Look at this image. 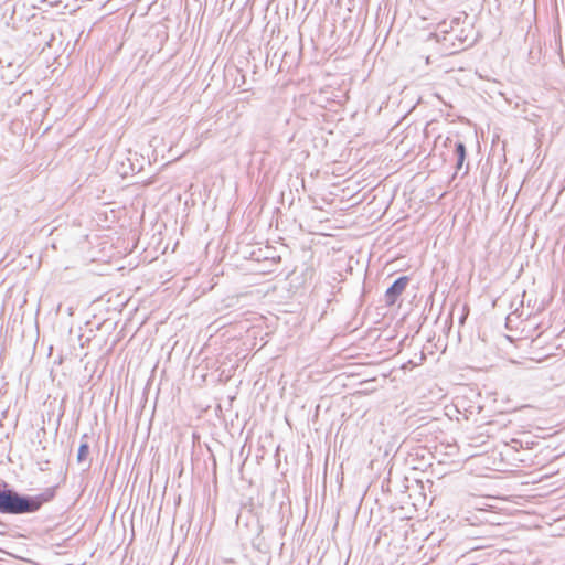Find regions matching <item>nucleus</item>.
<instances>
[{
  "label": "nucleus",
  "instance_id": "1",
  "mask_svg": "<svg viewBox=\"0 0 565 565\" xmlns=\"http://www.w3.org/2000/svg\"><path fill=\"white\" fill-rule=\"evenodd\" d=\"M54 497V490L49 489L38 495L21 494L0 482V514L21 515L34 513Z\"/></svg>",
  "mask_w": 565,
  "mask_h": 565
},
{
  "label": "nucleus",
  "instance_id": "2",
  "mask_svg": "<svg viewBox=\"0 0 565 565\" xmlns=\"http://www.w3.org/2000/svg\"><path fill=\"white\" fill-rule=\"evenodd\" d=\"M409 278L407 276L398 277L385 291L384 301L386 306H393L407 287Z\"/></svg>",
  "mask_w": 565,
  "mask_h": 565
},
{
  "label": "nucleus",
  "instance_id": "3",
  "mask_svg": "<svg viewBox=\"0 0 565 565\" xmlns=\"http://www.w3.org/2000/svg\"><path fill=\"white\" fill-rule=\"evenodd\" d=\"M462 33L463 30L460 26H456L448 35H443V43L451 53L461 50L467 39L462 36Z\"/></svg>",
  "mask_w": 565,
  "mask_h": 565
},
{
  "label": "nucleus",
  "instance_id": "4",
  "mask_svg": "<svg viewBox=\"0 0 565 565\" xmlns=\"http://www.w3.org/2000/svg\"><path fill=\"white\" fill-rule=\"evenodd\" d=\"M456 26H460L459 19H452L450 21H443L438 24L434 35L438 42H443V35H448Z\"/></svg>",
  "mask_w": 565,
  "mask_h": 565
},
{
  "label": "nucleus",
  "instance_id": "5",
  "mask_svg": "<svg viewBox=\"0 0 565 565\" xmlns=\"http://www.w3.org/2000/svg\"><path fill=\"white\" fill-rule=\"evenodd\" d=\"M455 153L457 156V170H460L466 159V146L463 142L458 141L455 146Z\"/></svg>",
  "mask_w": 565,
  "mask_h": 565
},
{
  "label": "nucleus",
  "instance_id": "6",
  "mask_svg": "<svg viewBox=\"0 0 565 565\" xmlns=\"http://www.w3.org/2000/svg\"><path fill=\"white\" fill-rule=\"evenodd\" d=\"M88 454H89V445L87 444V441L83 440L77 450V462L78 463L84 462L87 459Z\"/></svg>",
  "mask_w": 565,
  "mask_h": 565
}]
</instances>
